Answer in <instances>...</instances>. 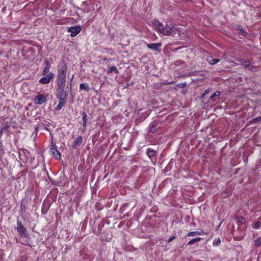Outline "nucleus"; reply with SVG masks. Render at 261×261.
I'll list each match as a JSON object with an SVG mask.
<instances>
[{
    "label": "nucleus",
    "mask_w": 261,
    "mask_h": 261,
    "mask_svg": "<svg viewBox=\"0 0 261 261\" xmlns=\"http://www.w3.org/2000/svg\"><path fill=\"white\" fill-rule=\"evenodd\" d=\"M67 69V65L66 63L64 61L61 62L60 64V68L58 69L56 79L57 87H65Z\"/></svg>",
    "instance_id": "obj_1"
},
{
    "label": "nucleus",
    "mask_w": 261,
    "mask_h": 261,
    "mask_svg": "<svg viewBox=\"0 0 261 261\" xmlns=\"http://www.w3.org/2000/svg\"><path fill=\"white\" fill-rule=\"evenodd\" d=\"M179 28H175L172 24H166L163 26L162 31L161 33L164 35L175 36L176 34L179 35Z\"/></svg>",
    "instance_id": "obj_2"
},
{
    "label": "nucleus",
    "mask_w": 261,
    "mask_h": 261,
    "mask_svg": "<svg viewBox=\"0 0 261 261\" xmlns=\"http://www.w3.org/2000/svg\"><path fill=\"white\" fill-rule=\"evenodd\" d=\"M17 229L21 238L29 237V234L26 228L22 225L21 222L18 219L17 220Z\"/></svg>",
    "instance_id": "obj_3"
},
{
    "label": "nucleus",
    "mask_w": 261,
    "mask_h": 261,
    "mask_svg": "<svg viewBox=\"0 0 261 261\" xmlns=\"http://www.w3.org/2000/svg\"><path fill=\"white\" fill-rule=\"evenodd\" d=\"M65 87H57L56 96L59 100H66L68 96V92L65 90Z\"/></svg>",
    "instance_id": "obj_4"
},
{
    "label": "nucleus",
    "mask_w": 261,
    "mask_h": 261,
    "mask_svg": "<svg viewBox=\"0 0 261 261\" xmlns=\"http://www.w3.org/2000/svg\"><path fill=\"white\" fill-rule=\"evenodd\" d=\"M54 74L53 72H49L41 78L39 82L42 84H47L54 79Z\"/></svg>",
    "instance_id": "obj_5"
},
{
    "label": "nucleus",
    "mask_w": 261,
    "mask_h": 261,
    "mask_svg": "<svg viewBox=\"0 0 261 261\" xmlns=\"http://www.w3.org/2000/svg\"><path fill=\"white\" fill-rule=\"evenodd\" d=\"M50 152L53 156L57 160H59L61 159V154L59 151L57 149L56 146L54 145L50 148Z\"/></svg>",
    "instance_id": "obj_6"
},
{
    "label": "nucleus",
    "mask_w": 261,
    "mask_h": 261,
    "mask_svg": "<svg viewBox=\"0 0 261 261\" xmlns=\"http://www.w3.org/2000/svg\"><path fill=\"white\" fill-rule=\"evenodd\" d=\"M81 30V27L79 26H73L68 29V32L71 33L72 37H74L80 32Z\"/></svg>",
    "instance_id": "obj_7"
},
{
    "label": "nucleus",
    "mask_w": 261,
    "mask_h": 261,
    "mask_svg": "<svg viewBox=\"0 0 261 261\" xmlns=\"http://www.w3.org/2000/svg\"><path fill=\"white\" fill-rule=\"evenodd\" d=\"M47 99L45 96L43 94H39L34 98V102L36 104L41 105L46 101Z\"/></svg>",
    "instance_id": "obj_8"
},
{
    "label": "nucleus",
    "mask_w": 261,
    "mask_h": 261,
    "mask_svg": "<svg viewBox=\"0 0 261 261\" xmlns=\"http://www.w3.org/2000/svg\"><path fill=\"white\" fill-rule=\"evenodd\" d=\"M146 45L147 47L150 49L155 51H160L161 50L159 49L158 48L161 47L162 43H146Z\"/></svg>",
    "instance_id": "obj_9"
},
{
    "label": "nucleus",
    "mask_w": 261,
    "mask_h": 261,
    "mask_svg": "<svg viewBox=\"0 0 261 261\" xmlns=\"http://www.w3.org/2000/svg\"><path fill=\"white\" fill-rule=\"evenodd\" d=\"M45 67L42 71V75H45L48 73L50 68V64L47 59L44 60Z\"/></svg>",
    "instance_id": "obj_10"
},
{
    "label": "nucleus",
    "mask_w": 261,
    "mask_h": 261,
    "mask_svg": "<svg viewBox=\"0 0 261 261\" xmlns=\"http://www.w3.org/2000/svg\"><path fill=\"white\" fill-rule=\"evenodd\" d=\"M239 62H241V64L245 68H247L249 70H252L253 69V66L250 64V62L249 60H244L243 59H240Z\"/></svg>",
    "instance_id": "obj_11"
},
{
    "label": "nucleus",
    "mask_w": 261,
    "mask_h": 261,
    "mask_svg": "<svg viewBox=\"0 0 261 261\" xmlns=\"http://www.w3.org/2000/svg\"><path fill=\"white\" fill-rule=\"evenodd\" d=\"M83 141V138L82 136L78 137L75 141L73 142V144L72 145V147L74 149H75L77 147L80 146Z\"/></svg>",
    "instance_id": "obj_12"
},
{
    "label": "nucleus",
    "mask_w": 261,
    "mask_h": 261,
    "mask_svg": "<svg viewBox=\"0 0 261 261\" xmlns=\"http://www.w3.org/2000/svg\"><path fill=\"white\" fill-rule=\"evenodd\" d=\"M152 24L155 28L161 33V31H162L164 26L163 23L156 20L153 21Z\"/></svg>",
    "instance_id": "obj_13"
},
{
    "label": "nucleus",
    "mask_w": 261,
    "mask_h": 261,
    "mask_svg": "<svg viewBox=\"0 0 261 261\" xmlns=\"http://www.w3.org/2000/svg\"><path fill=\"white\" fill-rule=\"evenodd\" d=\"M157 123L155 122H153L150 123L149 127V130L152 133H154L157 132L156 128Z\"/></svg>",
    "instance_id": "obj_14"
},
{
    "label": "nucleus",
    "mask_w": 261,
    "mask_h": 261,
    "mask_svg": "<svg viewBox=\"0 0 261 261\" xmlns=\"http://www.w3.org/2000/svg\"><path fill=\"white\" fill-rule=\"evenodd\" d=\"M80 89L88 92L90 90V88L87 83H82L80 85Z\"/></svg>",
    "instance_id": "obj_15"
},
{
    "label": "nucleus",
    "mask_w": 261,
    "mask_h": 261,
    "mask_svg": "<svg viewBox=\"0 0 261 261\" xmlns=\"http://www.w3.org/2000/svg\"><path fill=\"white\" fill-rule=\"evenodd\" d=\"M146 154L149 158H151L156 155V152L154 150L149 148L147 150Z\"/></svg>",
    "instance_id": "obj_16"
},
{
    "label": "nucleus",
    "mask_w": 261,
    "mask_h": 261,
    "mask_svg": "<svg viewBox=\"0 0 261 261\" xmlns=\"http://www.w3.org/2000/svg\"><path fill=\"white\" fill-rule=\"evenodd\" d=\"M204 233L203 231H191L187 233V236L188 237H193L197 235H202Z\"/></svg>",
    "instance_id": "obj_17"
},
{
    "label": "nucleus",
    "mask_w": 261,
    "mask_h": 261,
    "mask_svg": "<svg viewBox=\"0 0 261 261\" xmlns=\"http://www.w3.org/2000/svg\"><path fill=\"white\" fill-rule=\"evenodd\" d=\"M10 127V125L9 123L6 122L4 124V126L0 129V135H2L3 133L7 130Z\"/></svg>",
    "instance_id": "obj_18"
},
{
    "label": "nucleus",
    "mask_w": 261,
    "mask_h": 261,
    "mask_svg": "<svg viewBox=\"0 0 261 261\" xmlns=\"http://www.w3.org/2000/svg\"><path fill=\"white\" fill-rule=\"evenodd\" d=\"M201 239H202L201 238H199V237L194 238V239H192L191 240H190L187 243V246H191V245H193L194 243L199 242L201 240Z\"/></svg>",
    "instance_id": "obj_19"
},
{
    "label": "nucleus",
    "mask_w": 261,
    "mask_h": 261,
    "mask_svg": "<svg viewBox=\"0 0 261 261\" xmlns=\"http://www.w3.org/2000/svg\"><path fill=\"white\" fill-rule=\"evenodd\" d=\"M236 29H237V30L239 31V34H241L244 36H245L247 34V33L244 30L243 27L241 25H238Z\"/></svg>",
    "instance_id": "obj_20"
},
{
    "label": "nucleus",
    "mask_w": 261,
    "mask_h": 261,
    "mask_svg": "<svg viewBox=\"0 0 261 261\" xmlns=\"http://www.w3.org/2000/svg\"><path fill=\"white\" fill-rule=\"evenodd\" d=\"M66 102V100H59V102L58 106L55 108V109L57 111L60 110L62 108V107L64 106V105L65 103Z\"/></svg>",
    "instance_id": "obj_21"
},
{
    "label": "nucleus",
    "mask_w": 261,
    "mask_h": 261,
    "mask_svg": "<svg viewBox=\"0 0 261 261\" xmlns=\"http://www.w3.org/2000/svg\"><path fill=\"white\" fill-rule=\"evenodd\" d=\"M49 208V205H48L47 204L46 205L43 203L42 207V210H41L42 214H46L47 213Z\"/></svg>",
    "instance_id": "obj_22"
},
{
    "label": "nucleus",
    "mask_w": 261,
    "mask_h": 261,
    "mask_svg": "<svg viewBox=\"0 0 261 261\" xmlns=\"http://www.w3.org/2000/svg\"><path fill=\"white\" fill-rule=\"evenodd\" d=\"M208 63L211 65H215L220 62L219 59H211L210 60H208Z\"/></svg>",
    "instance_id": "obj_23"
},
{
    "label": "nucleus",
    "mask_w": 261,
    "mask_h": 261,
    "mask_svg": "<svg viewBox=\"0 0 261 261\" xmlns=\"http://www.w3.org/2000/svg\"><path fill=\"white\" fill-rule=\"evenodd\" d=\"M108 72L109 73H112L113 72H115L116 74L118 73V71L116 67L115 66H111L109 68Z\"/></svg>",
    "instance_id": "obj_24"
},
{
    "label": "nucleus",
    "mask_w": 261,
    "mask_h": 261,
    "mask_svg": "<svg viewBox=\"0 0 261 261\" xmlns=\"http://www.w3.org/2000/svg\"><path fill=\"white\" fill-rule=\"evenodd\" d=\"M261 121V116L254 118L251 119L250 122L251 123H256L258 122Z\"/></svg>",
    "instance_id": "obj_25"
},
{
    "label": "nucleus",
    "mask_w": 261,
    "mask_h": 261,
    "mask_svg": "<svg viewBox=\"0 0 261 261\" xmlns=\"http://www.w3.org/2000/svg\"><path fill=\"white\" fill-rule=\"evenodd\" d=\"M220 91H217L210 97V99H213L215 97L219 96L220 95Z\"/></svg>",
    "instance_id": "obj_26"
},
{
    "label": "nucleus",
    "mask_w": 261,
    "mask_h": 261,
    "mask_svg": "<svg viewBox=\"0 0 261 261\" xmlns=\"http://www.w3.org/2000/svg\"><path fill=\"white\" fill-rule=\"evenodd\" d=\"M221 240L220 238H217L215 239L213 241V245L214 246H218L220 244Z\"/></svg>",
    "instance_id": "obj_27"
},
{
    "label": "nucleus",
    "mask_w": 261,
    "mask_h": 261,
    "mask_svg": "<svg viewBox=\"0 0 261 261\" xmlns=\"http://www.w3.org/2000/svg\"><path fill=\"white\" fill-rule=\"evenodd\" d=\"M260 225H261L260 222L259 221H258L255 223L253 228L254 229H258L260 228Z\"/></svg>",
    "instance_id": "obj_28"
},
{
    "label": "nucleus",
    "mask_w": 261,
    "mask_h": 261,
    "mask_svg": "<svg viewBox=\"0 0 261 261\" xmlns=\"http://www.w3.org/2000/svg\"><path fill=\"white\" fill-rule=\"evenodd\" d=\"M82 115L83 117V121H87V115L86 113L84 111L82 113Z\"/></svg>",
    "instance_id": "obj_29"
},
{
    "label": "nucleus",
    "mask_w": 261,
    "mask_h": 261,
    "mask_svg": "<svg viewBox=\"0 0 261 261\" xmlns=\"http://www.w3.org/2000/svg\"><path fill=\"white\" fill-rule=\"evenodd\" d=\"M256 245L257 246H261V237L258 238L255 241Z\"/></svg>",
    "instance_id": "obj_30"
},
{
    "label": "nucleus",
    "mask_w": 261,
    "mask_h": 261,
    "mask_svg": "<svg viewBox=\"0 0 261 261\" xmlns=\"http://www.w3.org/2000/svg\"><path fill=\"white\" fill-rule=\"evenodd\" d=\"M238 220H239V221L240 222H241V223H243L245 221L244 218L243 217H242V216H240L238 218Z\"/></svg>",
    "instance_id": "obj_31"
},
{
    "label": "nucleus",
    "mask_w": 261,
    "mask_h": 261,
    "mask_svg": "<svg viewBox=\"0 0 261 261\" xmlns=\"http://www.w3.org/2000/svg\"><path fill=\"white\" fill-rule=\"evenodd\" d=\"M209 92H210L209 89H206V90H205V91L204 92V93L202 94V95L201 96V98H203L204 97L209 93Z\"/></svg>",
    "instance_id": "obj_32"
},
{
    "label": "nucleus",
    "mask_w": 261,
    "mask_h": 261,
    "mask_svg": "<svg viewBox=\"0 0 261 261\" xmlns=\"http://www.w3.org/2000/svg\"><path fill=\"white\" fill-rule=\"evenodd\" d=\"M175 239V236H174L173 237H170L168 240H167V242L169 243H170L171 242H172L174 239Z\"/></svg>",
    "instance_id": "obj_33"
},
{
    "label": "nucleus",
    "mask_w": 261,
    "mask_h": 261,
    "mask_svg": "<svg viewBox=\"0 0 261 261\" xmlns=\"http://www.w3.org/2000/svg\"><path fill=\"white\" fill-rule=\"evenodd\" d=\"M25 210V206L23 205L22 202H21V205H20V211L21 212H24Z\"/></svg>",
    "instance_id": "obj_34"
},
{
    "label": "nucleus",
    "mask_w": 261,
    "mask_h": 261,
    "mask_svg": "<svg viewBox=\"0 0 261 261\" xmlns=\"http://www.w3.org/2000/svg\"><path fill=\"white\" fill-rule=\"evenodd\" d=\"M22 151H23L24 155L25 156V158H26L25 160H27L28 158L27 156L26 153H28V151L27 150H23Z\"/></svg>",
    "instance_id": "obj_35"
},
{
    "label": "nucleus",
    "mask_w": 261,
    "mask_h": 261,
    "mask_svg": "<svg viewBox=\"0 0 261 261\" xmlns=\"http://www.w3.org/2000/svg\"><path fill=\"white\" fill-rule=\"evenodd\" d=\"M73 78H74V75L73 74V75H72V77H71V80H70V83H71V82L72 81V80H73ZM71 86H71V83H70V90H71Z\"/></svg>",
    "instance_id": "obj_36"
},
{
    "label": "nucleus",
    "mask_w": 261,
    "mask_h": 261,
    "mask_svg": "<svg viewBox=\"0 0 261 261\" xmlns=\"http://www.w3.org/2000/svg\"><path fill=\"white\" fill-rule=\"evenodd\" d=\"M19 159L21 161H23V159L22 158V155L20 152L19 153Z\"/></svg>",
    "instance_id": "obj_37"
},
{
    "label": "nucleus",
    "mask_w": 261,
    "mask_h": 261,
    "mask_svg": "<svg viewBox=\"0 0 261 261\" xmlns=\"http://www.w3.org/2000/svg\"><path fill=\"white\" fill-rule=\"evenodd\" d=\"M27 172H28V171L27 169H25V170H23L22 171V173L23 174H26Z\"/></svg>",
    "instance_id": "obj_38"
},
{
    "label": "nucleus",
    "mask_w": 261,
    "mask_h": 261,
    "mask_svg": "<svg viewBox=\"0 0 261 261\" xmlns=\"http://www.w3.org/2000/svg\"><path fill=\"white\" fill-rule=\"evenodd\" d=\"M83 124L84 127H86V124H87V121H83Z\"/></svg>",
    "instance_id": "obj_39"
},
{
    "label": "nucleus",
    "mask_w": 261,
    "mask_h": 261,
    "mask_svg": "<svg viewBox=\"0 0 261 261\" xmlns=\"http://www.w3.org/2000/svg\"><path fill=\"white\" fill-rule=\"evenodd\" d=\"M186 85V83H183V84H182V87H183L184 86H185Z\"/></svg>",
    "instance_id": "obj_40"
},
{
    "label": "nucleus",
    "mask_w": 261,
    "mask_h": 261,
    "mask_svg": "<svg viewBox=\"0 0 261 261\" xmlns=\"http://www.w3.org/2000/svg\"><path fill=\"white\" fill-rule=\"evenodd\" d=\"M23 167V165L22 164H21L20 165V167Z\"/></svg>",
    "instance_id": "obj_41"
},
{
    "label": "nucleus",
    "mask_w": 261,
    "mask_h": 261,
    "mask_svg": "<svg viewBox=\"0 0 261 261\" xmlns=\"http://www.w3.org/2000/svg\"><path fill=\"white\" fill-rule=\"evenodd\" d=\"M260 16H261V14L260 15Z\"/></svg>",
    "instance_id": "obj_42"
}]
</instances>
